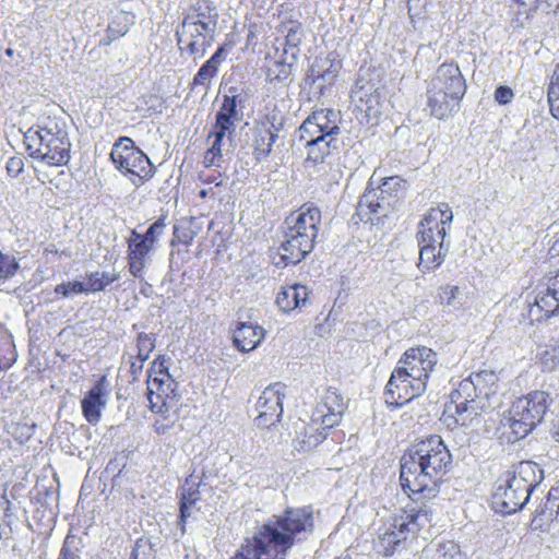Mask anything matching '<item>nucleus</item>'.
Wrapping results in <instances>:
<instances>
[{
	"mask_svg": "<svg viewBox=\"0 0 559 559\" xmlns=\"http://www.w3.org/2000/svg\"><path fill=\"white\" fill-rule=\"evenodd\" d=\"M425 392L424 382L417 381L408 371L397 365L385 386V402L394 407H401Z\"/></svg>",
	"mask_w": 559,
	"mask_h": 559,
	"instance_id": "9d476101",
	"label": "nucleus"
},
{
	"mask_svg": "<svg viewBox=\"0 0 559 559\" xmlns=\"http://www.w3.org/2000/svg\"><path fill=\"white\" fill-rule=\"evenodd\" d=\"M328 430L312 419L310 424H304L294 440L295 450L305 452L313 450L326 438Z\"/></svg>",
	"mask_w": 559,
	"mask_h": 559,
	"instance_id": "4be33fe9",
	"label": "nucleus"
},
{
	"mask_svg": "<svg viewBox=\"0 0 559 559\" xmlns=\"http://www.w3.org/2000/svg\"><path fill=\"white\" fill-rule=\"evenodd\" d=\"M285 27L287 33L285 36L283 53L288 56L289 61H296L300 53L304 28L298 22H289Z\"/></svg>",
	"mask_w": 559,
	"mask_h": 559,
	"instance_id": "7c9ffc66",
	"label": "nucleus"
},
{
	"mask_svg": "<svg viewBox=\"0 0 559 559\" xmlns=\"http://www.w3.org/2000/svg\"><path fill=\"white\" fill-rule=\"evenodd\" d=\"M153 245L142 237V234L135 229L131 231V236L128 239V249L131 254L146 258V255L153 250Z\"/></svg>",
	"mask_w": 559,
	"mask_h": 559,
	"instance_id": "a19ab883",
	"label": "nucleus"
},
{
	"mask_svg": "<svg viewBox=\"0 0 559 559\" xmlns=\"http://www.w3.org/2000/svg\"><path fill=\"white\" fill-rule=\"evenodd\" d=\"M285 225L278 254L285 265H295L314 248L321 226V211L317 206L304 204L298 212L286 218Z\"/></svg>",
	"mask_w": 559,
	"mask_h": 559,
	"instance_id": "20e7f679",
	"label": "nucleus"
},
{
	"mask_svg": "<svg viewBox=\"0 0 559 559\" xmlns=\"http://www.w3.org/2000/svg\"><path fill=\"white\" fill-rule=\"evenodd\" d=\"M227 56V50L224 46H219L217 50L213 53V56L205 61L210 67H212L215 71H218V67L223 62V60Z\"/></svg>",
	"mask_w": 559,
	"mask_h": 559,
	"instance_id": "6e6d98bb",
	"label": "nucleus"
},
{
	"mask_svg": "<svg viewBox=\"0 0 559 559\" xmlns=\"http://www.w3.org/2000/svg\"><path fill=\"white\" fill-rule=\"evenodd\" d=\"M308 288L301 284H295L282 290L277 294L276 304L284 312L292 311L297 307L306 304L308 299Z\"/></svg>",
	"mask_w": 559,
	"mask_h": 559,
	"instance_id": "a878e982",
	"label": "nucleus"
},
{
	"mask_svg": "<svg viewBox=\"0 0 559 559\" xmlns=\"http://www.w3.org/2000/svg\"><path fill=\"white\" fill-rule=\"evenodd\" d=\"M519 5L520 14H528L537 8L538 0H513Z\"/></svg>",
	"mask_w": 559,
	"mask_h": 559,
	"instance_id": "13d9d810",
	"label": "nucleus"
},
{
	"mask_svg": "<svg viewBox=\"0 0 559 559\" xmlns=\"http://www.w3.org/2000/svg\"><path fill=\"white\" fill-rule=\"evenodd\" d=\"M235 134V130L213 126L209 134V138L214 139L210 148L223 157L230 155L236 147Z\"/></svg>",
	"mask_w": 559,
	"mask_h": 559,
	"instance_id": "c85d7f7f",
	"label": "nucleus"
},
{
	"mask_svg": "<svg viewBox=\"0 0 559 559\" xmlns=\"http://www.w3.org/2000/svg\"><path fill=\"white\" fill-rule=\"evenodd\" d=\"M469 377L483 400H487L489 396L496 394L498 390L499 378L495 371L481 370L476 373H472Z\"/></svg>",
	"mask_w": 559,
	"mask_h": 559,
	"instance_id": "2f4dec72",
	"label": "nucleus"
},
{
	"mask_svg": "<svg viewBox=\"0 0 559 559\" xmlns=\"http://www.w3.org/2000/svg\"><path fill=\"white\" fill-rule=\"evenodd\" d=\"M107 379L103 376L82 400V412L90 424H97L106 406Z\"/></svg>",
	"mask_w": 559,
	"mask_h": 559,
	"instance_id": "a211bd4d",
	"label": "nucleus"
},
{
	"mask_svg": "<svg viewBox=\"0 0 559 559\" xmlns=\"http://www.w3.org/2000/svg\"><path fill=\"white\" fill-rule=\"evenodd\" d=\"M223 156L209 148L204 154V164L206 167H222Z\"/></svg>",
	"mask_w": 559,
	"mask_h": 559,
	"instance_id": "4d7b16f0",
	"label": "nucleus"
},
{
	"mask_svg": "<svg viewBox=\"0 0 559 559\" xmlns=\"http://www.w3.org/2000/svg\"><path fill=\"white\" fill-rule=\"evenodd\" d=\"M61 126L49 120L45 124H37L29 128L24 134V144L28 155L34 159H39L43 154V150L47 146L48 142L55 135L56 129Z\"/></svg>",
	"mask_w": 559,
	"mask_h": 559,
	"instance_id": "f3484780",
	"label": "nucleus"
},
{
	"mask_svg": "<svg viewBox=\"0 0 559 559\" xmlns=\"http://www.w3.org/2000/svg\"><path fill=\"white\" fill-rule=\"evenodd\" d=\"M543 469L532 461H522L513 469L504 484H500L492 495V504L501 513L511 514L521 510L533 490L543 480Z\"/></svg>",
	"mask_w": 559,
	"mask_h": 559,
	"instance_id": "39448f33",
	"label": "nucleus"
},
{
	"mask_svg": "<svg viewBox=\"0 0 559 559\" xmlns=\"http://www.w3.org/2000/svg\"><path fill=\"white\" fill-rule=\"evenodd\" d=\"M165 227V219L158 218L147 228L145 234H142V237L154 246L157 239L163 235Z\"/></svg>",
	"mask_w": 559,
	"mask_h": 559,
	"instance_id": "de8ad7c7",
	"label": "nucleus"
},
{
	"mask_svg": "<svg viewBox=\"0 0 559 559\" xmlns=\"http://www.w3.org/2000/svg\"><path fill=\"white\" fill-rule=\"evenodd\" d=\"M144 362L145 361L138 360L136 357L134 360L131 361L130 372L134 380L138 379L140 373L142 372Z\"/></svg>",
	"mask_w": 559,
	"mask_h": 559,
	"instance_id": "338daca9",
	"label": "nucleus"
},
{
	"mask_svg": "<svg viewBox=\"0 0 559 559\" xmlns=\"http://www.w3.org/2000/svg\"><path fill=\"white\" fill-rule=\"evenodd\" d=\"M155 348V334L139 333L136 337V358L146 361Z\"/></svg>",
	"mask_w": 559,
	"mask_h": 559,
	"instance_id": "79ce46f5",
	"label": "nucleus"
},
{
	"mask_svg": "<svg viewBox=\"0 0 559 559\" xmlns=\"http://www.w3.org/2000/svg\"><path fill=\"white\" fill-rule=\"evenodd\" d=\"M539 359L544 369H556L559 366V344L546 346V348L539 354Z\"/></svg>",
	"mask_w": 559,
	"mask_h": 559,
	"instance_id": "37998d69",
	"label": "nucleus"
},
{
	"mask_svg": "<svg viewBox=\"0 0 559 559\" xmlns=\"http://www.w3.org/2000/svg\"><path fill=\"white\" fill-rule=\"evenodd\" d=\"M120 278L118 272H93L87 275L85 284L87 293L104 290L110 283Z\"/></svg>",
	"mask_w": 559,
	"mask_h": 559,
	"instance_id": "e433bc0d",
	"label": "nucleus"
},
{
	"mask_svg": "<svg viewBox=\"0 0 559 559\" xmlns=\"http://www.w3.org/2000/svg\"><path fill=\"white\" fill-rule=\"evenodd\" d=\"M421 0H407V9L411 19L419 16L421 13Z\"/></svg>",
	"mask_w": 559,
	"mask_h": 559,
	"instance_id": "680f3d73",
	"label": "nucleus"
},
{
	"mask_svg": "<svg viewBox=\"0 0 559 559\" xmlns=\"http://www.w3.org/2000/svg\"><path fill=\"white\" fill-rule=\"evenodd\" d=\"M313 528L310 507L287 508L273 515L246 538L231 559H286L296 542Z\"/></svg>",
	"mask_w": 559,
	"mask_h": 559,
	"instance_id": "f03ea898",
	"label": "nucleus"
},
{
	"mask_svg": "<svg viewBox=\"0 0 559 559\" xmlns=\"http://www.w3.org/2000/svg\"><path fill=\"white\" fill-rule=\"evenodd\" d=\"M285 384L273 383L264 389L257 402L259 412L265 411L269 415H283V397L285 396Z\"/></svg>",
	"mask_w": 559,
	"mask_h": 559,
	"instance_id": "5701e85b",
	"label": "nucleus"
},
{
	"mask_svg": "<svg viewBox=\"0 0 559 559\" xmlns=\"http://www.w3.org/2000/svg\"><path fill=\"white\" fill-rule=\"evenodd\" d=\"M340 112L323 108L313 111L299 127V136L306 142L307 158L305 166L317 173H326L333 164L343 144Z\"/></svg>",
	"mask_w": 559,
	"mask_h": 559,
	"instance_id": "7ed1b4c3",
	"label": "nucleus"
},
{
	"mask_svg": "<svg viewBox=\"0 0 559 559\" xmlns=\"http://www.w3.org/2000/svg\"><path fill=\"white\" fill-rule=\"evenodd\" d=\"M38 160L49 166L66 165L70 160L71 142L63 127L56 129Z\"/></svg>",
	"mask_w": 559,
	"mask_h": 559,
	"instance_id": "2eb2a0df",
	"label": "nucleus"
},
{
	"mask_svg": "<svg viewBox=\"0 0 559 559\" xmlns=\"http://www.w3.org/2000/svg\"><path fill=\"white\" fill-rule=\"evenodd\" d=\"M548 102L551 115L559 120V95H549Z\"/></svg>",
	"mask_w": 559,
	"mask_h": 559,
	"instance_id": "69168bd1",
	"label": "nucleus"
},
{
	"mask_svg": "<svg viewBox=\"0 0 559 559\" xmlns=\"http://www.w3.org/2000/svg\"><path fill=\"white\" fill-rule=\"evenodd\" d=\"M436 559H463V556L457 545L449 543L437 550Z\"/></svg>",
	"mask_w": 559,
	"mask_h": 559,
	"instance_id": "8fccbe9b",
	"label": "nucleus"
},
{
	"mask_svg": "<svg viewBox=\"0 0 559 559\" xmlns=\"http://www.w3.org/2000/svg\"><path fill=\"white\" fill-rule=\"evenodd\" d=\"M214 25L193 17H183L176 29L177 45L181 55H188L194 62L202 59L211 47L214 38Z\"/></svg>",
	"mask_w": 559,
	"mask_h": 559,
	"instance_id": "1a4fd4ad",
	"label": "nucleus"
},
{
	"mask_svg": "<svg viewBox=\"0 0 559 559\" xmlns=\"http://www.w3.org/2000/svg\"><path fill=\"white\" fill-rule=\"evenodd\" d=\"M236 92V87H230L228 94L223 96L221 107L215 114V122L213 126L236 131V122L241 119V112L238 106L243 102L241 95Z\"/></svg>",
	"mask_w": 559,
	"mask_h": 559,
	"instance_id": "6ab92c4d",
	"label": "nucleus"
},
{
	"mask_svg": "<svg viewBox=\"0 0 559 559\" xmlns=\"http://www.w3.org/2000/svg\"><path fill=\"white\" fill-rule=\"evenodd\" d=\"M55 293L68 298L74 294H87L85 284L79 281L58 284Z\"/></svg>",
	"mask_w": 559,
	"mask_h": 559,
	"instance_id": "a18cd8bd",
	"label": "nucleus"
},
{
	"mask_svg": "<svg viewBox=\"0 0 559 559\" xmlns=\"http://www.w3.org/2000/svg\"><path fill=\"white\" fill-rule=\"evenodd\" d=\"M407 522L395 518L390 526L374 542V549L384 557L393 556L407 535Z\"/></svg>",
	"mask_w": 559,
	"mask_h": 559,
	"instance_id": "dca6fc26",
	"label": "nucleus"
},
{
	"mask_svg": "<svg viewBox=\"0 0 559 559\" xmlns=\"http://www.w3.org/2000/svg\"><path fill=\"white\" fill-rule=\"evenodd\" d=\"M200 501L199 484L193 481V475L186 479L181 487L180 519L185 522Z\"/></svg>",
	"mask_w": 559,
	"mask_h": 559,
	"instance_id": "c756f323",
	"label": "nucleus"
},
{
	"mask_svg": "<svg viewBox=\"0 0 559 559\" xmlns=\"http://www.w3.org/2000/svg\"><path fill=\"white\" fill-rule=\"evenodd\" d=\"M407 182L400 176L383 178L377 189L367 190L358 202V209H365L378 218L386 217L401 206L406 195Z\"/></svg>",
	"mask_w": 559,
	"mask_h": 559,
	"instance_id": "6e6552de",
	"label": "nucleus"
},
{
	"mask_svg": "<svg viewBox=\"0 0 559 559\" xmlns=\"http://www.w3.org/2000/svg\"><path fill=\"white\" fill-rule=\"evenodd\" d=\"M438 298L442 306L453 311L461 309L464 305V294L459 286L445 285L441 287Z\"/></svg>",
	"mask_w": 559,
	"mask_h": 559,
	"instance_id": "c9c22d12",
	"label": "nucleus"
},
{
	"mask_svg": "<svg viewBox=\"0 0 559 559\" xmlns=\"http://www.w3.org/2000/svg\"><path fill=\"white\" fill-rule=\"evenodd\" d=\"M531 321H540L559 312V272L548 281L545 292H540L535 302L528 306Z\"/></svg>",
	"mask_w": 559,
	"mask_h": 559,
	"instance_id": "ddd939ff",
	"label": "nucleus"
},
{
	"mask_svg": "<svg viewBox=\"0 0 559 559\" xmlns=\"http://www.w3.org/2000/svg\"><path fill=\"white\" fill-rule=\"evenodd\" d=\"M133 24L134 15L130 12L123 10L112 12L111 20L106 31L107 35L102 43L106 46L110 45L114 40L124 36Z\"/></svg>",
	"mask_w": 559,
	"mask_h": 559,
	"instance_id": "bb28decb",
	"label": "nucleus"
},
{
	"mask_svg": "<svg viewBox=\"0 0 559 559\" xmlns=\"http://www.w3.org/2000/svg\"><path fill=\"white\" fill-rule=\"evenodd\" d=\"M450 397L452 404L461 405H465V403L480 404L477 400H481L471 377L460 381L451 392Z\"/></svg>",
	"mask_w": 559,
	"mask_h": 559,
	"instance_id": "473e14b6",
	"label": "nucleus"
},
{
	"mask_svg": "<svg viewBox=\"0 0 559 559\" xmlns=\"http://www.w3.org/2000/svg\"><path fill=\"white\" fill-rule=\"evenodd\" d=\"M451 466L452 454L440 436L416 440L401 459V486L415 502L430 500Z\"/></svg>",
	"mask_w": 559,
	"mask_h": 559,
	"instance_id": "f257e3e1",
	"label": "nucleus"
},
{
	"mask_svg": "<svg viewBox=\"0 0 559 559\" xmlns=\"http://www.w3.org/2000/svg\"><path fill=\"white\" fill-rule=\"evenodd\" d=\"M185 17H193L195 23L197 20H200L201 22L209 25H214V29L216 28L217 12L215 7H212L207 1L198 2L193 11L187 14Z\"/></svg>",
	"mask_w": 559,
	"mask_h": 559,
	"instance_id": "58836bf2",
	"label": "nucleus"
},
{
	"mask_svg": "<svg viewBox=\"0 0 559 559\" xmlns=\"http://www.w3.org/2000/svg\"><path fill=\"white\" fill-rule=\"evenodd\" d=\"M417 236L419 246L437 247V249H439L440 243L450 245L449 241H445L448 234L444 231V227H441L437 231L431 230V228L419 229Z\"/></svg>",
	"mask_w": 559,
	"mask_h": 559,
	"instance_id": "ea45409f",
	"label": "nucleus"
},
{
	"mask_svg": "<svg viewBox=\"0 0 559 559\" xmlns=\"http://www.w3.org/2000/svg\"><path fill=\"white\" fill-rule=\"evenodd\" d=\"M147 546L148 545H147L146 540L139 538L135 542L134 547L132 548L129 559H142L141 558V555L143 554L142 550H144Z\"/></svg>",
	"mask_w": 559,
	"mask_h": 559,
	"instance_id": "bf43d9fd",
	"label": "nucleus"
},
{
	"mask_svg": "<svg viewBox=\"0 0 559 559\" xmlns=\"http://www.w3.org/2000/svg\"><path fill=\"white\" fill-rule=\"evenodd\" d=\"M128 259H129V271H130V273L134 277H141L142 273H143V270L145 267V258L144 257H140V255H135V254H131L129 252Z\"/></svg>",
	"mask_w": 559,
	"mask_h": 559,
	"instance_id": "3c124183",
	"label": "nucleus"
},
{
	"mask_svg": "<svg viewBox=\"0 0 559 559\" xmlns=\"http://www.w3.org/2000/svg\"><path fill=\"white\" fill-rule=\"evenodd\" d=\"M513 97L514 93L509 86L500 85L495 91V99L501 105L511 103Z\"/></svg>",
	"mask_w": 559,
	"mask_h": 559,
	"instance_id": "864d4df0",
	"label": "nucleus"
},
{
	"mask_svg": "<svg viewBox=\"0 0 559 559\" xmlns=\"http://www.w3.org/2000/svg\"><path fill=\"white\" fill-rule=\"evenodd\" d=\"M431 510L427 509L426 506H423L418 509H411L405 513V515H402L399 519L407 522V531L409 533H416L420 527L431 521Z\"/></svg>",
	"mask_w": 559,
	"mask_h": 559,
	"instance_id": "f704fd0d",
	"label": "nucleus"
},
{
	"mask_svg": "<svg viewBox=\"0 0 559 559\" xmlns=\"http://www.w3.org/2000/svg\"><path fill=\"white\" fill-rule=\"evenodd\" d=\"M19 269L14 258L0 252V284L12 277Z\"/></svg>",
	"mask_w": 559,
	"mask_h": 559,
	"instance_id": "c03bdc74",
	"label": "nucleus"
},
{
	"mask_svg": "<svg viewBox=\"0 0 559 559\" xmlns=\"http://www.w3.org/2000/svg\"><path fill=\"white\" fill-rule=\"evenodd\" d=\"M427 99L431 115L438 119H444L455 111L461 100L430 83L427 90Z\"/></svg>",
	"mask_w": 559,
	"mask_h": 559,
	"instance_id": "aec40b11",
	"label": "nucleus"
},
{
	"mask_svg": "<svg viewBox=\"0 0 559 559\" xmlns=\"http://www.w3.org/2000/svg\"><path fill=\"white\" fill-rule=\"evenodd\" d=\"M174 237L182 243H190L193 239V233L189 229L180 231L177 227L174 229Z\"/></svg>",
	"mask_w": 559,
	"mask_h": 559,
	"instance_id": "052dcab7",
	"label": "nucleus"
},
{
	"mask_svg": "<svg viewBox=\"0 0 559 559\" xmlns=\"http://www.w3.org/2000/svg\"><path fill=\"white\" fill-rule=\"evenodd\" d=\"M450 245L440 243L437 247L419 246V261L417 263L418 270L426 274L438 269L445 260Z\"/></svg>",
	"mask_w": 559,
	"mask_h": 559,
	"instance_id": "393cba45",
	"label": "nucleus"
},
{
	"mask_svg": "<svg viewBox=\"0 0 559 559\" xmlns=\"http://www.w3.org/2000/svg\"><path fill=\"white\" fill-rule=\"evenodd\" d=\"M7 173L10 177H17L24 169V160L21 156H12L7 162Z\"/></svg>",
	"mask_w": 559,
	"mask_h": 559,
	"instance_id": "603ef678",
	"label": "nucleus"
},
{
	"mask_svg": "<svg viewBox=\"0 0 559 559\" xmlns=\"http://www.w3.org/2000/svg\"><path fill=\"white\" fill-rule=\"evenodd\" d=\"M58 559H79V557L71 551L67 546H63L60 550Z\"/></svg>",
	"mask_w": 559,
	"mask_h": 559,
	"instance_id": "774afa93",
	"label": "nucleus"
},
{
	"mask_svg": "<svg viewBox=\"0 0 559 559\" xmlns=\"http://www.w3.org/2000/svg\"><path fill=\"white\" fill-rule=\"evenodd\" d=\"M438 362L437 353L428 347L408 348L397 361V365L408 371L417 381L427 388L430 373Z\"/></svg>",
	"mask_w": 559,
	"mask_h": 559,
	"instance_id": "9b49d317",
	"label": "nucleus"
},
{
	"mask_svg": "<svg viewBox=\"0 0 559 559\" xmlns=\"http://www.w3.org/2000/svg\"><path fill=\"white\" fill-rule=\"evenodd\" d=\"M217 71H215L210 64L204 62L202 67L199 69L197 74L193 78L192 84L194 86L202 85V86H209L211 83V80L216 75Z\"/></svg>",
	"mask_w": 559,
	"mask_h": 559,
	"instance_id": "49530a36",
	"label": "nucleus"
},
{
	"mask_svg": "<svg viewBox=\"0 0 559 559\" xmlns=\"http://www.w3.org/2000/svg\"><path fill=\"white\" fill-rule=\"evenodd\" d=\"M326 78L332 79L333 75L331 72L321 73L320 67L318 66V62L313 63L310 69L307 72L306 81L312 85L317 84L318 82L322 81V83L319 84L321 87L323 83L326 81Z\"/></svg>",
	"mask_w": 559,
	"mask_h": 559,
	"instance_id": "09e8293b",
	"label": "nucleus"
},
{
	"mask_svg": "<svg viewBox=\"0 0 559 559\" xmlns=\"http://www.w3.org/2000/svg\"><path fill=\"white\" fill-rule=\"evenodd\" d=\"M148 402H150V408L153 413H156V414H164V408L166 406L165 402H163L162 404H158V402H155L153 400V391L148 388Z\"/></svg>",
	"mask_w": 559,
	"mask_h": 559,
	"instance_id": "0e129e2a",
	"label": "nucleus"
},
{
	"mask_svg": "<svg viewBox=\"0 0 559 559\" xmlns=\"http://www.w3.org/2000/svg\"><path fill=\"white\" fill-rule=\"evenodd\" d=\"M549 95H559V64L556 67L549 85Z\"/></svg>",
	"mask_w": 559,
	"mask_h": 559,
	"instance_id": "e2e57ef3",
	"label": "nucleus"
},
{
	"mask_svg": "<svg viewBox=\"0 0 559 559\" xmlns=\"http://www.w3.org/2000/svg\"><path fill=\"white\" fill-rule=\"evenodd\" d=\"M265 330L260 325L239 322L234 331L233 342L240 352L248 353L255 349L264 340Z\"/></svg>",
	"mask_w": 559,
	"mask_h": 559,
	"instance_id": "412c9836",
	"label": "nucleus"
},
{
	"mask_svg": "<svg viewBox=\"0 0 559 559\" xmlns=\"http://www.w3.org/2000/svg\"><path fill=\"white\" fill-rule=\"evenodd\" d=\"M453 222V212L448 203H440L437 207L430 209L420 221L419 229H429L437 231L444 227V231L451 228Z\"/></svg>",
	"mask_w": 559,
	"mask_h": 559,
	"instance_id": "b1692460",
	"label": "nucleus"
},
{
	"mask_svg": "<svg viewBox=\"0 0 559 559\" xmlns=\"http://www.w3.org/2000/svg\"><path fill=\"white\" fill-rule=\"evenodd\" d=\"M345 411L343 396L332 388H329L312 413V420L320 423L324 429H331L338 425Z\"/></svg>",
	"mask_w": 559,
	"mask_h": 559,
	"instance_id": "f8f14e48",
	"label": "nucleus"
},
{
	"mask_svg": "<svg viewBox=\"0 0 559 559\" xmlns=\"http://www.w3.org/2000/svg\"><path fill=\"white\" fill-rule=\"evenodd\" d=\"M430 84L442 88L449 95L462 99L466 93V83L457 64L442 63L438 67Z\"/></svg>",
	"mask_w": 559,
	"mask_h": 559,
	"instance_id": "4468645a",
	"label": "nucleus"
},
{
	"mask_svg": "<svg viewBox=\"0 0 559 559\" xmlns=\"http://www.w3.org/2000/svg\"><path fill=\"white\" fill-rule=\"evenodd\" d=\"M454 405V423L461 426H468L475 419L478 418L479 413L478 409L483 408V404H469L465 403V405L453 404Z\"/></svg>",
	"mask_w": 559,
	"mask_h": 559,
	"instance_id": "4c0bfd02",
	"label": "nucleus"
},
{
	"mask_svg": "<svg viewBox=\"0 0 559 559\" xmlns=\"http://www.w3.org/2000/svg\"><path fill=\"white\" fill-rule=\"evenodd\" d=\"M551 402L548 392L538 390L516 399L509 409V416L503 419V427L510 429L508 441L525 438L542 423Z\"/></svg>",
	"mask_w": 559,
	"mask_h": 559,
	"instance_id": "423d86ee",
	"label": "nucleus"
},
{
	"mask_svg": "<svg viewBox=\"0 0 559 559\" xmlns=\"http://www.w3.org/2000/svg\"><path fill=\"white\" fill-rule=\"evenodd\" d=\"M110 158L116 168L135 186L148 180L155 173L151 159L128 136H120L114 143Z\"/></svg>",
	"mask_w": 559,
	"mask_h": 559,
	"instance_id": "0eeeda50",
	"label": "nucleus"
},
{
	"mask_svg": "<svg viewBox=\"0 0 559 559\" xmlns=\"http://www.w3.org/2000/svg\"><path fill=\"white\" fill-rule=\"evenodd\" d=\"M296 61H289L288 56L282 53L274 60L266 71V79L270 82H286L292 74V68Z\"/></svg>",
	"mask_w": 559,
	"mask_h": 559,
	"instance_id": "72a5a7b5",
	"label": "nucleus"
},
{
	"mask_svg": "<svg viewBox=\"0 0 559 559\" xmlns=\"http://www.w3.org/2000/svg\"><path fill=\"white\" fill-rule=\"evenodd\" d=\"M281 417L282 416L269 415L267 412L262 411L259 412V415L255 418V424L260 428H269L273 426L275 423L280 421Z\"/></svg>",
	"mask_w": 559,
	"mask_h": 559,
	"instance_id": "5fc2aeb1",
	"label": "nucleus"
},
{
	"mask_svg": "<svg viewBox=\"0 0 559 559\" xmlns=\"http://www.w3.org/2000/svg\"><path fill=\"white\" fill-rule=\"evenodd\" d=\"M271 127L262 126L257 129L254 138V155L258 160L266 158L273 148V145L278 140V128L274 124Z\"/></svg>",
	"mask_w": 559,
	"mask_h": 559,
	"instance_id": "cd10ccee",
	"label": "nucleus"
}]
</instances>
